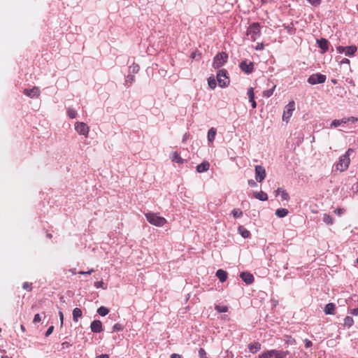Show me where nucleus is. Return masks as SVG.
<instances>
[{
  "label": "nucleus",
  "mask_w": 358,
  "mask_h": 358,
  "mask_svg": "<svg viewBox=\"0 0 358 358\" xmlns=\"http://www.w3.org/2000/svg\"><path fill=\"white\" fill-rule=\"evenodd\" d=\"M353 152V149L349 148L344 155L340 157L338 162L336 164L337 170L344 171L348 169L350 162V155Z\"/></svg>",
  "instance_id": "1"
},
{
  "label": "nucleus",
  "mask_w": 358,
  "mask_h": 358,
  "mask_svg": "<svg viewBox=\"0 0 358 358\" xmlns=\"http://www.w3.org/2000/svg\"><path fill=\"white\" fill-rule=\"evenodd\" d=\"M289 353V351L271 350L260 354L259 358H285Z\"/></svg>",
  "instance_id": "2"
},
{
  "label": "nucleus",
  "mask_w": 358,
  "mask_h": 358,
  "mask_svg": "<svg viewBox=\"0 0 358 358\" xmlns=\"http://www.w3.org/2000/svg\"><path fill=\"white\" fill-rule=\"evenodd\" d=\"M145 215L149 223L157 227H162L166 222L165 218L158 216L157 214L154 213H147Z\"/></svg>",
  "instance_id": "3"
},
{
  "label": "nucleus",
  "mask_w": 358,
  "mask_h": 358,
  "mask_svg": "<svg viewBox=\"0 0 358 358\" xmlns=\"http://www.w3.org/2000/svg\"><path fill=\"white\" fill-rule=\"evenodd\" d=\"M227 71L225 69L219 70L217 73V80L220 87H226L229 84V79L227 76Z\"/></svg>",
  "instance_id": "4"
},
{
  "label": "nucleus",
  "mask_w": 358,
  "mask_h": 358,
  "mask_svg": "<svg viewBox=\"0 0 358 358\" xmlns=\"http://www.w3.org/2000/svg\"><path fill=\"white\" fill-rule=\"evenodd\" d=\"M247 35L251 41H255L260 36V27L259 23L252 24L247 30Z\"/></svg>",
  "instance_id": "5"
},
{
  "label": "nucleus",
  "mask_w": 358,
  "mask_h": 358,
  "mask_svg": "<svg viewBox=\"0 0 358 358\" xmlns=\"http://www.w3.org/2000/svg\"><path fill=\"white\" fill-rule=\"evenodd\" d=\"M228 58V55L224 52H219L216 56L214 57L213 63V67L214 69H219L222 66L226 63Z\"/></svg>",
  "instance_id": "6"
},
{
  "label": "nucleus",
  "mask_w": 358,
  "mask_h": 358,
  "mask_svg": "<svg viewBox=\"0 0 358 358\" xmlns=\"http://www.w3.org/2000/svg\"><path fill=\"white\" fill-rule=\"evenodd\" d=\"M326 79L327 77L325 75L317 73L310 76L308 78V83L310 85L322 84L326 81Z\"/></svg>",
  "instance_id": "7"
},
{
  "label": "nucleus",
  "mask_w": 358,
  "mask_h": 358,
  "mask_svg": "<svg viewBox=\"0 0 358 358\" xmlns=\"http://www.w3.org/2000/svg\"><path fill=\"white\" fill-rule=\"evenodd\" d=\"M75 129L80 134L85 137L88 136L90 128L85 122H78L75 124Z\"/></svg>",
  "instance_id": "8"
},
{
  "label": "nucleus",
  "mask_w": 358,
  "mask_h": 358,
  "mask_svg": "<svg viewBox=\"0 0 358 358\" xmlns=\"http://www.w3.org/2000/svg\"><path fill=\"white\" fill-rule=\"evenodd\" d=\"M295 103L294 101H290L286 106L282 115V120L287 122L292 115V113L294 110Z\"/></svg>",
  "instance_id": "9"
},
{
  "label": "nucleus",
  "mask_w": 358,
  "mask_h": 358,
  "mask_svg": "<svg viewBox=\"0 0 358 358\" xmlns=\"http://www.w3.org/2000/svg\"><path fill=\"white\" fill-rule=\"evenodd\" d=\"M266 177V170L260 165L255 166V179L257 182H262Z\"/></svg>",
  "instance_id": "10"
},
{
  "label": "nucleus",
  "mask_w": 358,
  "mask_h": 358,
  "mask_svg": "<svg viewBox=\"0 0 358 358\" xmlns=\"http://www.w3.org/2000/svg\"><path fill=\"white\" fill-rule=\"evenodd\" d=\"M24 94L30 98H37L40 95V90L37 87H34L31 89H24Z\"/></svg>",
  "instance_id": "11"
},
{
  "label": "nucleus",
  "mask_w": 358,
  "mask_h": 358,
  "mask_svg": "<svg viewBox=\"0 0 358 358\" xmlns=\"http://www.w3.org/2000/svg\"><path fill=\"white\" fill-rule=\"evenodd\" d=\"M240 68L243 72L249 74L253 71L254 65L251 62H248L247 61H243L240 64Z\"/></svg>",
  "instance_id": "12"
},
{
  "label": "nucleus",
  "mask_w": 358,
  "mask_h": 358,
  "mask_svg": "<svg viewBox=\"0 0 358 358\" xmlns=\"http://www.w3.org/2000/svg\"><path fill=\"white\" fill-rule=\"evenodd\" d=\"M91 331L94 333H100L103 331L102 323L99 320H94L90 324Z\"/></svg>",
  "instance_id": "13"
},
{
  "label": "nucleus",
  "mask_w": 358,
  "mask_h": 358,
  "mask_svg": "<svg viewBox=\"0 0 358 358\" xmlns=\"http://www.w3.org/2000/svg\"><path fill=\"white\" fill-rule=\"evenodd\" d=\"M240 277L247 285H250L254 281L253 275L248 272H242Z\"/></svg>",
  "instance_id": "14"
},
{
  "label": "nucleus",
  "mask_w": 358,
  "mask_h": 358,
  "mask_svg": "<svg viewBox=\"0 0 358 358\" xmlns=\"http://www.w3.org/2000/svg\"><path fill=\"white\" fill-rule=\"evenodd\" d=\"M318 47L322 50V52H325L329 48V41L325 38H320L317 40Z\"/></svg>",
  "instance_id": "15"
},
{
  "label": "nucleus",
  "mask_w": 358,
  "mask_h": 358,
  "mask_svg": "<svg viewBox=\"0 0 358 358\" xmlns=\"http://www.w3.org/2000/svg\"><path fill=\"white\" fill-rule=\"evenodd\" d=\"M247 94L249 98V101L251 103L252 108H255L257 107V103L255 101V93L253 87H249L248 89Z\"/></svg>",
  "instance_id": "16"
},
{
  "label": "nucleus",
  "mask_w": 358,
  "mask_h": 358,
  "mask_svg": "<svg viewBox=\"0 0 358 358\" xmlns=\"http://www.w3.org/2000/svg\"><path fill=\"white\" fill-rule=\"evenodd\" d=\"M248 347L251 353L255 354L261 350L262 345L259 342H254L250 343Z\"/></svg>",
  "instance_id": "17"
},
{
  "label": "nucleus",
  "mask_w": 358,
  "mask_h": 358,
  "mask_svg": "<svg viewBox=\"0 0 358 358\" xmlns=\"http://www.w3.org/2000/svg\"><path fill=\"white\" fill-rule=\"evenodd\" d=\"M350 118H343L341 120H334L331 123V127H338L342 124H346L350 121Z\"/></svg>",
  "instance_id": "18"
},
{
  "label": "nucleus",
  "mask_w": 358,
  "mask_h": 358,
  "mask_svg": "<svg viewBox=\"0 0 358 358\" xmlns=\"http://www.w3.org/2000/svg\"><path fill=\"white\" fill-rule=\"evenodd\" d=\"M210 164L208 162H203L196 166V171L199 173L207 171L209 169Z\"/></svg>",
  "instance_id": "19"
},
{
  "label": "nucleus",
  "mask_w": 358,
  "mask_h": 358,
  "mask_svg": "<svg viewBox=\"0 0 358 358\" xmlns=\"http://www.w3.org/2000/svg\"><path fill=\"white\" fill-rule=\"evenodd\" d=\"M216 276L219 278V280L222 282H223L227 278V273L225 271L222 270V269H219L216 272Z\"/></svg>",
  "instance_id": "20"
},
{
  "label": "nucleus",
  "mask_w": 358,
  "mask_h": 358,
  "mask_svg": "<svg viewBox=\"0 0 358 358\" xmlns=\"http://www.w3.org/2000/svg\"><path fill=\"white\" fill-rule=\"evenodd\" d=\"M253 195L255 196V198H256L257 199H259V201H266L268 199V196L266 193H264V192L261 191L259 192H253Z\"/></svg>",
  "instance_id": "21"
},
{
  "label": "nucleus",
  "mask_w": 358,
  "mask_h": 358,
  "mask_svg": "<svg viewBox=\"0 0 358 358\" xmlns=\"http://www.w3.org/2000/svg\"><path fill=\"white\" fill-rule=\"evenodd\" d=\"M83 315L82 310L79 308H75L73 310V320L74 322H77L79 317H81Z\"/></svg>",
  "instance_id": "22"
},
{
  "label": "nucleus",
  "mask_w": 358,
  "mask_h": 358,
  "mask_svg": "<svg viewBox=\"0 0 358 358\" xmlns=\"http://www.w3.org/2000/svg\"><path fill=\"white\" fill-rule=\"evenodd\" d=\"M335 305L332 303H329L326 305L324 308V313L327 315H333L334 314Z\"/></svg>",
  "instance_id": "23"
},
{
  "label": "nucleus",
  "mask_w": 358,
  "mask_h": 358,
  "mask_svg": "<svg viewBox=\"0 0 358 358\" xmlns=\"http://www.w3.org/2000/svg\"><path fill=\"white\" fill-rule=\"evenodd\" d=\"M216 133L217 130L213 127L208 130L207 136L208 142L212 143L215 140Z\"/></svg>",
  "instance_id": "24"
},
{
  "label": "nucleus",
  "mask_w": 358,
  "mask_h": 358,
  "mask_svg": "<svg viewBox=\"0 0 358 358\" xmlns=\"http://www.w3.org/2000/svg\"><path fill=\"white\" fill-rule=\"evenodd\" d=\"M238 233L245 238L250 237V232L243 226H239L238 228Z\"/></svg>",
  "instance_id": "25"
},
{
  "label": "nucleus",
  "mask_w": 358,
  "mask_h": 358,
  "mask_svg": "<svg viewBox=\"0 0 358 358\" xmlns=\"http://www.w3.org/2000/svg\"><path fill=\"white\" fill-rule=\"evenodd\" d=\"M357 48L355 45L346 46L345 55L346 56H352L356 52Z\"/></svg>",
  "instance_id": "26"
},
{
  "label": "nucleus",
  "mask_w": 358,
  "mask_h": 358,
  "mask_svg": "<svg viewBox=\"0 0 358 358\" xmlns=\"http://www.w3.org/2000/svg\"><path fill=\"white\" fill-rule=\"evenodd\" d=\"M171 159L173 162L178 164H183L185 161L183 159L180 157L179 153H178L177 152H173Z\"/></svg>",
  "instance_id": "27"
},
{
  "label": "nucleus",
  "mask_w": 358,
  "mask_h": 358,
  "mask_svg": "<svg viewBox=\"0 0 358 358\" xmlns=\"http://www.w3.org/2000/svg\"><path fill=\"white\" fill-rule=\"evenodd\" d=\"M289 211L286 208H278L275 210V215L278 217H284L287 215Z\"/></svg>",
  "instance_id": "28"
},
{
  "label": "nucleus",
  "mask_w": 358,
  "mask_h": 358,
  "mask_svg": "<svg viewBox=\"0 0 358 358\" xmlns=\"http://www.w3.org/2000/svg\"><path fill=\"white\" fill-rule=\"evenodd\" d=\"M279 192H281L280 196L282 200L288 201L289 199V195L285 190H283L282 188H278L276 193Z\"/></svg>",
  "instance_id": "29"
},
{
  "label": "nucleus",
  "mask_w": 358,
  "mask_h": 358,
  "mask_svg": "<svg viewBox=\"0 0 358 358\" xmlns=\"http://www.w3.org/2000/svg\"><path fill=\"white\" fill-rule=\"evenodd\" d=\"M97 313L101 316H106L109 313V309L105 306H101L97 309Z\"/></svg>",
  "instance_id": "30"
},
{
  "label": "nucleus",
  "mask_w": 358,
  "mask_h": 358,
  "mask_svg": "<svg viewBox=\"0 0 358 358\" xmlns=\"http://www.w3.org/2000/svg\"><path fill=\"white\" fill-rule=\"evenodd\" d=\"M67 115L71 118H76L77 116V111L72 108H68L66 110Z\"/></svg>",
  "instance_id": "31"
},
{
  "label": "nucleus",
  "mask_w": 358,
  "mask_h": 358,
  "mask_svg": "<svg viewBox=\"0 0 358 358\" xmlns=\"http://www.w3.org/2000/svg\"><path fill=\"white\" fill-rule=\"evenodd\" d=\"M208 84L210 89H215L216 87L217 83L214 77H210L208 79Z\"/></svg>",
  "instance_id": "32"
},
{
  "label": "nucleus",
  "mask_w": 358,
  "mask_h": 358,
  "mask_svg": "<svg viewBox=\"0 0 358 358\" xmlns=\"http://www.w3.org/2000/svg\"><path fill=\"white\" fill-rule=\"evenodd\" d=\"M275 88V85H274L272 88H271L269 90H264L263 92V96L264 97H267V98L270 97L271 96L273 95Z\"/></svg>",
  "instance_id": "33"
},
{
  "label": "nucleus",
  "mask_w": 358,
  "mask_h": 358,
  "mask_svg": "<svg viewBox=\"0 0 358 358\" xmlns=\"http://www.w3.org/2000/svg\"><path fill=\"white\" fill-rule=\"evenodd\" d=\"M323 222L327 224L331 225L333 224V218L327 214H324L323 216Z\"/></svg>",
  "instance_id": "34"
},
{
  "label": "nucleus",
  "mask_w": 358,
  "mask_h": 358,
  "mask_svg": "<svg viewBox=\"0 0 358 358\" xmlns=\"http://www.w3.org/2000/svg\"><path fill=\"white\" fill-rule=\"evenodd\" d=\"M231 214L235 218H237L243 215V212L238 208H235L231 211Z\"/></svg>",
  "instance_id": "35"
},
{
  "label": "nucleus",
  "mask_w": 358,
  "mask_h": 358,
  "mask_svg": "<svg viewBox=\"0 0 358 358\" xmlns=\"http://www.w3.org/2000/svg\"><path fill=\"white\" fill-rule=\"evenodd\" d=\"M353 324V319L351 317L347 316L344 319V325L348 327H351Z\"/></svg>",
  "instance_id": "36"
},
{
  "label": "nucleus",
  "mask_w": 358,
  "mask_h": 358,
  "mask_svg": "<svg viewBox=\"0 0 358 358\" xmlns=\"http://www.w3.org/2000/svg\"><path fill=\"white\" fill-rule=\"evenodd\" d=\"M215 309L218 313H226L228 310V308L226 306H216Z\"/></svg>",
  "instance_id": "37"
},
{
  "label": "nucleus",
  "mask_w": 358,
  "mask_h": 358,
  "mask_svg": "<svg viewBox=\"0 0 358 358\" xmlns=\"http://www.w3.org/2000/svg\"><path fill=\"white\" fill-rule=\"evenodd\" d=\"M140 67L138 64H133L129 66V71L133 73H136L138 72Z\"/></svg>",
  "instance_id": "38"
},
{
  "label": "nucleus",
  "mask_w": 358,
  "mask_h": 358,
  "mask_svg": "<svg viewBox=\"0 0 358 358\" xmlns=\"http://www.w3.org/2000/svg\"><path fill=\"white\" fill-rule=\"evenodd\" d=\"M124 329V327L122 324H120V323H117L115 324L113 327V332H115V331H122Z\"/></svg>",
  "instance_id": "39"
},
{
  "label": "nucleus",
  "mask_w": 358,
  "mask_h": 358,
  "mask_svg": "<svg viewBox=\"0 0 358 358\" xmlns=\"http://www.w3.org/2000/svg\"><path fill=\"white\" fill-rule=\"evenodd\" d=\"M199 356L200 358H207L206 352L203 348H200L199 350Z\"/></svg>",
  "instance_id": "40"
},
{
  "label": "nucleus",
  "mask_w": 358,
  "mask_h": 358,
  "mask_svg": "<svg viewBox=\"0 0 358 358\" xmlns=\"http://www.w3.org/2000/svg\"><path fill=\"white\" fill-rule=\"evenodd\" d=\"M135 80V77L133 75H129L126 80V84H131Z\"/></svg>",
  "instance_id": "41"
},
{
  "label": "nucleus",
  "mask_w": 358,
  "mask_h": 358,
  "mask_svg": "<svg viewBox=\"0 0 358 358\" xmlns=\"http://www.w3.org/2000/svg\"><path fill=\"white\" fill-rule=\"evenodd\" d=\"M312 6H317L320 4L321 0H307Z\"/></svg>",
  "instance_id": "42"
},
{
  "label": "nucleus",
  "mask_w": 358,
  "mask_h": 358,
  "mask_svg": "<svg viewBox=\"0 0 358 358\" xmlns=\"http://www.w3.org/2000/svg\"><path fill=\"white\" fill-rule=\"evenodd\" d=\"M41 315L39 314H36L34 317L33 322L34 324H36V323L41 322Z\"/></svg>",
  "instance_id": "43"
},
{
  "label": "nucleus",
  "mask_w": 358,
  "mask_h": 358,
  "mask_svg": "<svg viewBox=\"0 0 358 358\" xmlns=\"http://www.w3.org/2000/svg\"><path fill=\"white\" fill-rule=\"evenodd\" d=\"M53 330H54V327L50 326L46 331L45 336L46 337L49 336L52 333Z\"/></svg>",
  "instance_id": "44"
},
{
  "label": "nucleus",
  "mask_w": 358,
  "mask_h": 358,
  "mask_svg": "<svg viewBox=\"0 0 358 358\" xmlns=\"http://www.w3.org/2000/svg\"><path fill=\"white\" fill-rule=\"evenodd\" d=\"M304 343L306 348H310L313 345L312 341L307 338L304 340Z\"/></svg>",
  "instance_id": "45"
},
{
  "label": "nucleus",
  "mask_w": 358,
  "mask_h": 358,
  "mask_svg": "<svg viewBox=\"0 0 358 358\" xmlns=\"http://www.w3.org/2000/svg\"><path fill=\"white\" fill-rule=\"evenodd\" d=\"M346 46H338L337 47V51L338 53H345Z\"/></svg>",
  "instance_id": "46"
},
{
  "label": "nucleus",
  "mask_w": 358,
  "mask_h": 358,
  "mask_svg": "<svg viewBox=\"0 0 358 358\" xmlns=\"http://www.w3.org/2000/svg\"><path fill=\"white\" fill-rule=\"evenodd\" d=\"M22 287L23 289H28L29 291L31 289V285L27 282L23 283Z\"/></svg>",
  "instance_id": "47"
},
{
  "label": "nucleus",
  "mask_w": 358,
  "mask_h": 358,
  "mask_svg": "<svg viewBox=\"0 0 358 358\" xmlns=\"http://www.w3.org/2000/svg\"><path fill=\"white\" fill-rule=\"evenodd\" d=\"M59 320H60V325H61V327H62L63 323H64V315L62 311H59Z\"/></svg>",
  "instance_id": "48"
},
{
  "label": "nucleus",
  "mask_w": 358,
  "mask_h": 358,
  "mask_svg": "<svg viewBox=\"0 0 358 358\" xmlns=\"http://www.w3.org/2000/svg\"><path fill=\"white\" fill-rule=\"evenodd\" d=\"M94 271V270L93 268L90 269V271H79L78 272V274L80 275H87V274H91L92 273H93Z\"/></svg>",
  "instance_id": "49"
},
{
  "label": "nucleus",
  "mask_w": 358,
  "mask_h": 358,
  "mask_svg": "<svg viewBox=\"0 0 358 358\" xmlns=\"http://www.w3.org/2000/svg\"><path fill=\"white\" fill-rule=\"evenodd\" d=\"M248 185L252 187H257V182L254 180H248Z\"/></svg>",
  "instance_id": "50"
},
{
  "label": "nucleus",
  "mask_w": 358,
  "mask_h": 358,
  "mask_svg": "<svg viewBox=\"0 0 358 358\" xmlns=\"http://www.w3.org/2000/svg\"><path fill=\"white\" fill-rule=\"evenodd\" d=\"M103 285V282L102 281H97L94 282V286L96 288L102 287Z\"/></svg>",
  "instance_id": "51"
},
{
  "label": "nucleus",
  "mask_w": 358,
  "mask_h": 358,
  "mask_svg": "<svg viewBox=\"0 0 358 358\" xmlns=\"http://www.w3.org/2000/svg\"><path fill=\"white\" fill-rule=\"evenodd\" d=\"M350 313L353 315H358V308L352 309Z\"/></svg>",
  "instance_id": "52"
},
{
  "label": "nucleus",
  "mask_w": 358,
  "mask_h": 358,
  "mask_svg": "<svg viewBox=\"0 0 358 358\" xmlns=\"http://www.w3.org/2000/svg\"><path fill=\"white\" fill-rule=\"evenodd\" d=\"M62 345L63 348H67L71 346V344L69 342L65 341L62 343Z\"/></svg>",
  "instance_id": "53"
},
{
  "label": "nucleus",
  "mask_w": 358,
  "mask_h": 358,
  "mask_svg": "<svg viewBox=\"0 0 358 358\" xmlns=\"http://www.w3.org/2000/svg\"><path fill=\"white\" fill-rule=\"evenodd\" d=\"M344 212V210L343 208H337L336 210H335V213H336L338 215H341L343 214Z\"/></svg>",
  "instance_id": "54"
},
{
  "label": "nucleus",
  "mask_w": 358,
  "mask_h": 358,
  "mask_svg": "<svg viewBox=\"0 0 358 358\" xmlns=\"http://www.w3.org/2000/svg\"><path fill=\"white\" fill-rule=\"evenodd\" d=\"M264 49V45L263 43H259L257 45L256 47V50H263Z\"/></svg>",
  "instance_id": "55"
},
{
  "label": "nucleus",
  "mask_w": 358,
  "mask_h": 358,
  "mask_svg": "<svg viewBox=\"0 0 358 358\" xmlns=\"http://www.w3.org/2000/svg\"><path fill=\"white\" fill-rule=\"evenodd\" d=\"M171 358H182L180 355L173 353L171 355Z\"/></svg>",
  "instance_id": "56"
},
{
  "label": "nucleus",
  "mask_w": 358,
  "mask_h": 358,
  "mask_svg": "<svg viewBox=\"0 0 358 358\" xmlns=\"http://www.w3.org/2000/svg\"><path fill=\"white\" fill-rule=\"evenodd\" d=\"M350 63V60L348 59H346V58H344L341 61V64H349Z\"/></svg>",
  "instance_id": "57"
},
{
  "label": "nucleus",
  "mask_w": 358,
  "mask_h": 358,
  "mask_svg": "<svg viewBox=\"0 0 358 358\" xmlns=\"http://www.w3.org/2000/svg\"><path fill=\"white\" fill-rule=\"evenodd\" d=\"M96 358H109V356L106 354H103L97 356Z\"/></svg>",
  "instance_id": "58"
},
{
  "label": "nucleus",
  "mask_w": 358,
  "mask_h": 358,
  "mask_svg": "<svg viewBox=\"0 0 358 358\" xmlns=\"http://www.w3.org/2000/svg\"><path fill=\"white\" fill-rule=\"evenodd\" d=\"M20 329H21V330H22V332H24V331H25V327H24V325H22H22L20 326Z\"/></svg>",
  "instance_id": "59"
},
{
  "label": "nucleus",
  "mask_w": 358,
  "mask_h": 358,
  "mask_svg": "<svg viewBox=\"0 0 358 358\" xmlns=\"http://www.w3.org/2000/svg\"><path fill=\"white\" fill-rule=\"evenodd\" d=\"M47 237L49 238H52V234H47Z\"/></svg>",
  "instance_id": "60"
},
{
  "label": "nucleus",
  "mask_w": 358,
  "mask_h": 358,
  "mask_svg": "<svg viewBox=\"0 0 358 358\" xmlns=\"http://www.w3.org/2000/svg\"><path fill=\"white\" fill-rule=\"evenodd\" d=\"M333 83L336 84L337 83V80L336 79H334L331 80Z\"/></svg>",
  "instance_id": "61"
},
{
  "label": "nucleus",
  "mask_w": 358,
  "mask_h": 358,
  "mask_svg": "<svg viewBox=\"0 0 358 358\" xmlns=\"http://www.w3.org/2000/svg\"><path fill=\"white\" fill-rule=\"evenodd\" d=\"M1 358H10V357H8V356H6V355H3V356H1Z\"/></svg>",
  "instance_id": "62"
},
{
  "label": "nucleus",
  "mask_w": 358,
  "mask_h": 358,
  "mask_svg": "<svg viewBox=\"0 0 358 358\" xmlns=\"http://www.w3.org/2000/svg\"><path fill=\"white\" fill-rule=\"evenodd\" d=\"M357 264H358V259H357Z\"/></svg>",
  "instance_id": "63"
},
{
  "label": "nucleus",
  "mask_w": 358,
  "mask_h": 358,
  "mask_svg": "<svg viewBox=\"0 0 358 358\" xmlns=\"http://www.w3.org/2000/svg\"><path fill=\"white\" fill-rule=\"evenodd\" d=\"M357 191H358V186H357Z\"/></svg>",
  "instance_id": "64"
}]
</instances>
